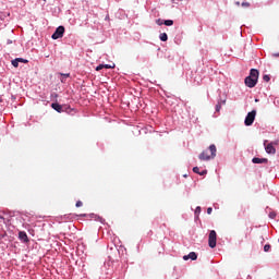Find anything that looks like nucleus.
<instances>
[{
    "instance_id": "0eeeda50",
    "label": "nucleus",
    "mask_w": 279,
    "mask_h": 279,
    "mask_svg": "<svg viewBox=\"0 0 279 279\" xmlns=\"http://www.w3.org/2000/svg\"><path fill=\"white\" fill-rule=\"evenodd\" d=\"M252 162L254 165H267V162H269V160L267 158H258V157H254L252 159Z\"/></svg>"
},
{
    "instance_id": "5701e85b",
    "label": "nucleus",
    "mask_w": 279,
    "mask_h": 279,
    "mask_svg": "<svg viewBox=\"0 0 279 279\" xmlns=\"http://www.w3.org/2000/svg\"><path fill=\"white\" fill-rule=\"evenodd\" d=\"M207 215H213V207L207 208Z\"/></svg>"
},
{
    "instance_id": "a878e982",
    "label": "nucleus",
    "mask_w": 279,
    "mask_h": 279,
    "mask_svg": "<svg viewBox=\"0 0 279 279\" xmlns=\"http://www.w3.org/2000/svg\"><path fill=\"white\" fill-rule=\"evenodd\" d=\"M269 217H270V219H275L276 218V213H270Z\"/></svg>"
},
{
    "instance_id": "f03ea898",
    "label": "nucleus",
    "mask_w": 279,
    "mask_h": 279,
    "mask_svg": "<svg viewBox=\"0 0 279 279\" xmlns=\"http://www.w3.org/2000/svg\"><path fill=\"white\" fill-rule=\"evenodd\" d=\"M209 151L210 154H208V150H203L198 156L199 160H210L211 158H215V156H217V146L211 144L209 146Z\"/></svg>"
},
{
    "instance_id": "f8f14e48",
    "label": "nucleus",
    "mask_w": 279,
    "mask_h": 279,
    "mask_svg": "<svg viewBox=\"0 0 279 279\" xmlns=\"http://www.w3.org/2000/svg\"><path fill=\"white\" fill-rule=\"evenodd\" d=\"M163 25H167V27H171V25H173V20H165Z\"/></svg>"
},
{
    "instance_id": "7ed1b4c3",
    "label": "nucleus",
    "mask_w": 279,
    "mask_h": 279,
    "mask_svg": "<svg viewBox=\"0 0 279 279\" xmlns=\"http://www.w3.org/2000/svg\"><path fill=\"white\" fill-rule=\"evenodd\" d=\"M208 245L211 248L217 247V231L216 230H211L209 232V236H208Z\"/></svg>"
},
{
    "instance_id": "7c9ffc66",
    "label": "nucleus",
    "mask_w": 279,
    "mask_h": 279,
    "mask_svg": "<svg viewBox=\"0 0 279 279\" xmlns=\"http://www.w3.org/2000/svg\"><path fill=\"white\" fill-rule=\"evenodd\" d=\"M3 19V14L0 13V21Z\"/></svg>"
},
{
    "instance_id": "6ab92c4d",
    "label": "nucleus",
    "mask_w": 279,
    "mask_h": 279,
    "mask_svg": "<svg viewBox=\"0 0 279 279\" xmlns=\"http://www.w3.org/2000/svg\"><path fill=\"white\" fill-rule=\"evenodd\" d=\"M156 23L158 25H165V21H162L161 19L156 20Z\"/></svg>"
},
{
    "instance_id": "f257e3e1",
    "label": "nucleus",
    "mask_w": 279,
    "mask_h": 279,
    "mask_svg": "<svg viewBox=\"0 0 279 279\" xmlns=\"http://www.w3.org/2000/svg\"><path fill=\"white\" fill-rule=\"evenodd\" d=\"M259 72L256 69H251L250 75L245 77L244 84L247 88H254L258 84Z\"/></svg>"
},
{
    "instance_id": "4be33fe9",
    "label": "nucleus",
    "mask_w": 279,
    "mask_h": 279,
    "mask_svg": "<svg viewBox=\"0 0 279 279\" xmlns=\"http://www.w3.org/2000/svg\"><path fill=\"white\" fill-rule=\"evenodd\" d=\"M101 69H105L104 64H99V65L96 68V71H101Z\"/></svg>"
},
{
    "instance_id": "39448f33",
    "label": "nucleus",
    "mask_w": 279,
    "mask_h": 279,
    "mask_svg": "<svg viewBox=\"0 0 279 279\" xmlns=\"http://www.w3.org/2000/svg\"><path fill=\"white\" fill-rule=\"evenodd\" d=\"M62 36H64V26H59L52 34V40H58V38H62Z\"/></svg>"
},
{
    "instance_id": "2eb2a0df",
    "label": "nucleus",
    "mask_w": 279,
    "mask_h": 279,
    "mask_svg": "<svg viewBox=\"0 0 279 279\" xmlns=\"http://www.w3.org/2000/svg\"><path fill=\"white\" fill-rule=\"evenodd\" d=\"M105 69H114V63L112 64H104Z\"/></svg>"
},
{
    "instance_id": "1a4fd4ad",
    "label": "nucleus",
    "mask_w": 279,
    "mask_h": 279,
    "mask_svg": "<svg viewBox=\"0 0 279 279\" xmlns=\"http://www.w3.org/2000/svg\"><path fill=\"white\" fill-rule=\"evenodd\" d=\"M51 108L57 112H64V107L58 102H52Z\"/></svg>"
},
{
    "instance_id": "9d476101",
    "label": "nucleus",
    "mask_w": 279,
    "mask_h": 279,
    "mask_svg": "<svg viewBox=\"0 0 279 279\" xmlns=\"http://www.w3.org/2000/svg\"><path fill=\"white\" fill-rule=\"evenodd\" d=\"M197 260V253L191 252L189 255L183 256V260Z\"/></svg>"
},
{
    "instance_id": "c85d7f7f",
    "label": "nucleus",
    "mask_w": 279,
    "mask_h": 279,
    "mask_svg": "<svg viewBox=\"0 0 279 279\" xmlns=\"http://www.w3.org/2000/svg\"><path fill=\"white\" fill-rule=\"evenodd\" d=\"M235 5L239 8V5H241L240 1H235Z\"/></svg>"
},
{
    "instance_id": "423d86ee",
    "label": "nucleus",
    "mask_w": 279,
    "mask_h": 279,
    "mask_svg": "<svg viewBox=\"0 0 279 279\" xmlns=\"http://www.w3.org/2000/svg\"><path fill=\"white\" fill-rule=\"evenodd\" d=\"M265 150L267 154H276V147H274V143H269L267 145V140L264 141Z\"/></svg>"
},
{
    "instance_id": "ddd939ff",
    "label": "nucleus",
    "mask_w": 279,
    "mask_h": 279,
    "mask_svg": "<svg viewBox=\"0 0 279 279\" xmlns=\"http://www.w3.org/2000/svg\"><path fill=\"white\" fill-rule=\"evenodd\" d=\"M19 62H21V59H15V60L12 61V65H13L15 69H17Z\"/></svg>"
},
{
    "instance_id": "f3484780",
    "label": "nucleus",
    "mask_w": 279,
    "mask_h": 279,
    "mask_svg": "<svg viewBox=\"0 0 279 279\" xmlns=\"http://www.w3.org/2000/svg\"><path fill=\"white\" fill-rule=\"evenodd\" d=\"M263 80H264V82H269L271 80V77H269V75L265 74L263 76Z\"/></svg>"
},
{
    "instance_id": "c756f323",
    "label": "nucleus",
    "mask_w": 279,
    "mask_h": 279,
    "mask_svg": "<svg viewBox=\"0 0 279 279\" xmlns=\"http://www.w3.org/2000/svg\"><path fill=\"white\" fill-rule=\"evenodd\" d=\"M270 143H272V147H274V145H278V142H270Z\"/></svg>"
},
{
    "instance_id": "6e6552de",
    "label": "nucleus",
    "mask_w": 279,
    "mask_h": 279,
    "mask_svg": "<svg viewBox=\"0 0 279 279\" xmlns=\"http://www.w3.org/2000/svg\"><path fill=\"white\" fill-rule=\"evenodd\" d=\"M19 239L20 241H23V243H29V238L27 236V233L25 231L19 232Z\"/></svg>"
},
{
    "instance_id": "b1692460",
    "label": "nucleus",
    "mask_w": 279,
    "mask_h": 279,
    "mask_svg": "<svg viewBox=\"0 0 279 279\" xmlns=\"http://www.w3.org/2000/svg\"><path fill=\"white\" fill-rule=\"evenodd\" d=\"M17 60H20V62H24V64H27V60H25L23 58H17Z\"/></svg>"
},
{
    "instance_id": "9b49d317",
    "label": "nucleus",
    "mask_w": 279,
    "mask_h": 279,
    "mask_svg": "<svg viewBox=\"0 0 279 279\" xmlns=\"http://www.w3.org/2000/svg\"><path fill=\"white\" fill-rule=\"evenodd\" d=\"M159 38L162 43H167V40H169V36L167 35V33H161L159 35Z\"/></svg>"
},
{
    "instance_id": "cd10ccee",
    "label": "nucleus",
    "mask_w": 279,
    "mask_h": 279,
    "mask_svg": "<svg viewBox=\"0 0 279 279\" xmlns=\"http://www.w3.org/2000/svg\"><path fill=\"white\" fill-rule=\"evenodd\" d=\"M63 77H70L71 76V74H61Z\"/></svg>"
},
{
    "instance_id": "bb28decb",
    "label": "nucleus",
    "mask_w": 279,
    "mask_h": 279,
    "mask_svg": "<svg viewBox=\"0 0 279 279\" xmlns=\"http://www.w3.org/2000/svg\"><path fill=\"white\" fill-rule=\"evenodd\" d=\"M197 213H202V207H196L195 214H197Z\"/></svg>"
},
{
    "instance_id": "a211bd4d",
    "label": "nucleus",
    "mask_w": 279,
    "mask_h": 279,
    "mask_svg": "<svg viewBox=\"0 0 279 279\" xmlns=\"http://www.w3.org/2000/svg\"><path fill=\"white\" fill-rule=\"evenodd\" d=\"M216 112H221V105H220V102H218L216 105Z\"/></svg>"
},
{
    "instance_id": "4468645a",
    "label": "nucleus",
    "mask_w": 279,
    "mask_h": 279,
    "mask_svg": "<svg viewBox=\"0 0 279 279\" xmlns=\"http://www.w3.org/2000/svg\"><path fill=\"white\" fill-rule=\"evenodd\" d=\"M241 5H242V8H250L252 4L250 3V2H247V1H243L242 3H241Z\"/></svg>"
},
{
    "instance_id": "2f4dec72",
    "label": "nucleus",
    "mask_w": 279,
    "mask_h": 279,
    "mask_svg": "<svg viewBox=\"0 0 279 279\" xmlns=\"http://www.w3.org/2000/svg\"><path fill=\"white\" fill-rule=\"evenodd\" d=\"M44 1H47V0H44Z\"/></svg>"
},
{
    "instance_id": "aec40b11",
    "label": "nucleus",
    "mask_w": 279,
    "mask_h": 279,
    "mask_svg": "<svg viewBox=\"0 0 279 279\" xmlns=\"http://www.w3.org/2000/svg\"><path fill=\"white\" fill-rule=\"evenodd\" d=\"M81 206H84V204L82 203V201H77L76 202V208H81Z\"/></svg>"
},
{
    "instance_id": "393cba45",
    "label": "nucleus",
    "mask_w": 279,
    "mask_h": 279,
    "mask_svg": "<svg viewBox=\"0 0 279 279\" xmlns=\"http://www.w3.org/2000/svg\"><path fill=\"white\" fill-rule=\"evenodd\" d=\"M206 173H208V170H203L198 175H206Z\"/></svg>"
},
{
    "instance_id": "20e7f679",
    "label": "nucleus",
    "mask_w": 279,
    "mask_h": 279,
    "mask_svg": "<svg viewBox=\"0 0 279 279\" xmlns=\"http://www.w3.org/2000/svg\"><path fill=\"white\" fill-rule=\"evenodd\" d=\"M255 119H256V110H252L251 112L247 113L244 120V124L250 126L254 123Z\"/></svg>"
},
{
    "instance_id": "dca6fc26",
    "label": "nucleus",
    "mask_w": 279,
    "mask_h": 279,
    "mask_svg": "<svg viewBox=\"0 0 279 279\" xmlns=\"http://www.w3.org/2000/svg\"><path fill=\"white\" fill-rule=\"evenodd\" d=\"M270 250H271V245L266 244V245L264 246V252H269Z\"/></svg>"
},
{
    "instance_id": "412c9836",
    "label": "nucleus",
    "mask_w": 279,
    "mask_h": 279,
    "mask_svg": "<svg viewBox=\"0 0 279 279\" xmlns=\"http://www.w3.org/2000/svg\"><path fill=\"white\" fill-rule=\"evenodd\" d=\"M193 171H194V173H198V175H199V167H194Z\"/></svg>"
}]
</instances>
